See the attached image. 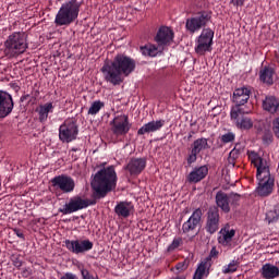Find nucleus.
Listing matches in <instances>:
<instances>
[{"label": "nucleus", "instance_id": "f257e3e1", "mask_svg": "<svg viewBox=\"0 0 279 279\" xmlns=\"http://www.w3.org/2000/svg\"><path fill=\"white\" fill-rule=\"evenodd\" d=\"M136 61L123 53L117 54L112 61L106 62L101 68V73L106 82L113 86H120L123 83V76L128 77L134 73Z\"/></svg>", "mask_w": 279, "mask_h": 279}, {"label": "nucleus", "instance_id": "f03ea898", "mask_svg": "<svg viewBox=\"0 0 279 279\" xmlns=\"http://www.w3.org/2000/svg\"><path fill=\"white\" fill-rule=\"evenodd\" d=\"M117 171L114 166L100 169L92 179V190L95 199H104L108 193H112L117 189Z\"/></svg>", "mask_w": 279, "mask_h": 279}, {"label": "nucleus", "instance_id": "7ed1b4c3", "mask_svg": "<svg viewBox=\"0 0 279 279\" xmlns=\"http://www.w3.org/2000/svg\"><path fill=\"white\" fill-rule=\"evenodd\" d=\"M4 53L9 58H16L27 51V35L25 33H13L4 41Z\"/></svg>", "mask_w": 279, "mask_h": 279}, {"label": "nucleus", "instance_id": "20e7f679", "mask_svg": "<svg viewBox=\"0 0 279 279\" xmlns=\"http://www.w3.org/2000/svg\"><path fill=\"white\" fill-rule=\"evenodd\" d=\"M252 89L250 87H240L234 89L232 101L234 106L231 108V119H236L240 112H252V109L247 108Z\"/></svg>", "mask_w": 279, "mask_h": 279}, {"label": "nucleus", "instance_id": "39448f33", "mask_svg": "<svg viewBox=\"0 0 279 279\" xmlns=\"http://www.w3.org/2000/svg\"><path fill=\"white\" fill-rule=\"evenodd\" d=\"M213 21V12L208 10H202L196 12L192 17L185 22V29L189 34H195L206 27L208 23Z\"/></svg>", "mask_w": 279, "mask_h": 279}, {"label": "nucleus", "instance_id": "423d86ee", "mask_svg": "<svg viewBox=\"0 0 279 279\" xmlns=\"http://www.w3.org/2000/svg\"><path fill=\"white\" fill-rule=\"evenodd\" d=\"M214 38L215 31L210 27L204 28L195 40V53L198 56H206V53L213 51Z\"/></svg>", "mask_w": 279, "mask_h": 279}, {"label": "nucleus", "instance_id": "0eeeda50", "mask_svg": "<svg viewBox=\"0 0 279 279\" xmlns=\"http://www.w3.org/2000/svg\"><path fill=\"white\" fill-rule=\"evenodd\" d=\"M241 201V195L238 193H226L223 191H218L215 196L216 208H220L221 213L228 215L230 213V204H236Z\"/></svg>", "mask_w": 279, "mask_h": 279}, {"label": "nucleus", "instance_id": "6e6552de", "mask_svg": "<svg viewBox=\"0 0 279 279\" xmlns=\"http://www.w3.org/2000/svg\"><path fill=\"white\" fill-rule=\"evenodd\" d=\"M202 217H204V211H202V208H196L182 225L183 234H198L197 228L202 227Z\"/></svg>", "mask_w": 279, "mask_h": 279}, {"label": "nucleus", "instance_id": "1a4fd4ad", "mask_svg": "<svg viewBox=\"0 0 279 279\" xmlns=\"http://www.w3.org/2000/svg\"><path fill=\"white\" fill-rule=\"evenodd\" d=\"M221 223V216L219 215V208L211 206L206 213L205 230L207 234H215L219 231Z\"/></svg>", "mask_w": 279, "mask_h": 279}, {"label": "nucleus", "instance_id": "9d476101", "mask_svg": "<svg viewBox=\"0 0 279 279\" xmlns=\"http://www.w3.org/2000/svg\"><path fill=\"white\" fill-rule=\"evenodd\" d=\"M111 132L114 136H125L132 130L130 118L125 114L117 116L111 122Z\"/></svg>", "mask_w": 279, "mask_h": 279}, {"label": "nucleus", "instance_id": "9b49d317", "mask_svg": "<svg viewBox=\"0 0 279 279\" xmlns=\"http://www.w3.org/2000/svg\"><path fill=\"white\" fill-rule=\"evenodd\" d=\"M174 37L173 29L169 28V26H161L155 36V43L165 51V47H169Z\"/></svg>", "mask_w": 279, "mask_h": 279}, {"label": "nucleus", "instance_id": "f8f14e48", "mask_svg": "<svg viewBox=\"0 0 279 279\" xmlns=\"http://www.w3.org/2000/svg\"><path fill=\"white\" fill-rule=\"evenodd\" d=\"M14 110V100L8 92L0 90V119H5Z\"/></svg>", "mask_w": 279, "mask_h": 279}, {"label": "nucleus", "instance_id": "ddd939ff", "mask_svg": "<svg viewBox=\"0 0 279 279\" xmlns=\"http://www.w3.org/2000/svg\"><path fill=\"white\" fill-rule=\"evenodd\" d=\"M145 167H147L146 158H132L124 169L125 171H129L130 175L136 177L145 171Z\"/></svg>", "mask_w": 279, "mask_h": 279}, {"label": "nucleus", "instance_id": "4468645a", "mask_svg": "<svg viewBox=\"0 0 279 279\" xmlns=\"http://www.w3.org/2000/svg\"><path fill=\"white\" fill-rule=\"evenodd\" d=\"M56 25H71V1L62 4L54 19Z\"/></svg>", "mask_w": 279, "mask_h": 279}, {"label": "nucleus", "instance_id": "2eb2a0df", "mask_svg": "<svg viewBox=\"0 0 279 279\" xmlns=\"http://www.w3.org/2000/svg\"><path fill=\"white\" fill-rule=\"evenodd\" d=\"M258 183V186L256 189L257 195L259 197H268V195H271L274 191V180H271L270 177H262Z\"/></svg>", "mask_w": 279, "mask_h": 279}, {"label": "nucleus", "instance_id": "dca6fc26", "mask_svg": "<svg viewBox=\"0 0 279 279\" xmlns=\"http://www.w3.org/2000/svg\"><path fill=\"white\" fill-rule=\"evenodd\" d=\"M134 210V204L128 201L119 202L114 207V213L120 219H128Z\"/></svg>", "mask_w": 279, "mask_h": 279}, {"label": "nucleus", "instance_id": "f3484780", "mask_svg": "<svg viewBox=\"0 0 279 279\" xmlns=\"http://www.w3.org/2000/svg\"><path fill=\"white\" fill-rule=\"evenodd\" d=\"M51 184L54 189L62 193H71V178L64 174L57 175L51 179Z\"/></svg>", "mask_w": 279, "mask_h": 279}, {"label": "nucleus", "instance_id": "a211bd4d", "mask_svg": "<svg viewBox=\"0 0 279 279\" xmlns=\"http://www.w3.org/2000/svg\"><path fill=\"white\" fill-rule=\"evenodd\" d=\"M262 108L264 112L268 114H278L279 112V99L276 96H266L262 101Z\"/></svg>", "mask_w": 279, "mask_h": 279}, {"label": "nucleus", "instance_id": "6ab92c4d", "mask_svg": "<svg viewBox=\"0 0 279 279\" xmlns=\"http://www.w3.org/2000/svg\"><path fill=\"white\" fill-rule=\"evenodd\" d=\"M208 175V166L195 167L187 175V182L197 184Z\"/></svg>", "mask_w": 279, "mask_h": 279}, {"label": "nucleus", "instance_id": "aec40b11", "mask_svg": "<svg viewBox=\"0 0 279 279\" xmlns=\"http://www.w3.org/2000/svg\"><path fill=\"white\" fill-rule=\"evenodd\" d=\"M162 128H165V120L150 121L138 129L137 135L143 136L145 134H151L153 132L162 130Z\"/></svg>", "mask_w": 279, "mask_h": 279}, {"label": "nucleus", "instance_id": "412c9836", "mask_svg": "<svg viewBox=\"0 0 279 279\" xmlns=\"http://www.w3.org/2000/svg\"><path fill=\"white\" fill-rule=\"evenodd\" d=\"M93 242L90 240H75L71 241V250L73 254H84L86 252H90L93 250Z\"/></svg>", "mask_w": 279, "mask_h": 279}, {"label": "nucleus", "instance_id": "4be33fe9", "mask_svg": "<svg viewBox=\"0 0 279 279\" xmlns=\"http://www.w3.org/2000/svg\"><path fill=\"white\" fill-rule=\"evenodd\" d=\"M245 114H250V112H240L236 118H231L239 130H252V128H254V122Z\"/></svg>", "mask_w": 279, "mask_h": 279}, {"label": "nucleus", "instance_id": "5701e85b", "mask_svg": "<svg viewBox=\"0 0 279 279\" xmlns=\"http://www.w3.org/2000/svg\"><path fill=\"white\" fill-rule=\"evenodd\" d=\"M213 266L208 262H204L203 259L197 264V267L194 271L192 279H204L210 276V269Z\"/></svg>", "mask_w": 279, "mask_h": 279}, {"label": "nucleus", "instance_id": "b1692460", "mask_svg": "<svg viewBox=\"0 0 279 279\" xmlns=\"http://www.w3.org/2000/svg\"><path fill=\"white\" fill-rule=\"evenodd\" d=\"M276 74V70L271 66H264L259 71V80L264 84H268V86H271L274 84V75Z\"/></svg>", "mask_w": 279, "mask_h": 279}, {"label": "nucleus", "instance_id": "393cba45", "mask_svg": "<svg viewBox=\"0 0 279 279\" xmlns=\"http://www.w3.org/2000/svg\"><path fill=\"white\" fill-rule=\"evenodd\" d=\"M142 56H148L149 58H156L158 53H162V48L160 46H156L154 44H147L142 46L141 48Z\"/></svg>", "mask_w": 279, "mask_h": 279}, {"label": "nucleus", "instance_id": "a878e982", "mask_svg": "<svg viewBox=\"0 0 279 279\" xmlns=\"http://www.w3.org/2000/svg\"><path fill=\"white\" fill-rule=\"evenodd\" d=\"M234 234H236L234 229H222L218 236V243H220V245H230V243H232V239H234Z\"/></svg>", "mask_w": 279, "mask_h": 279}, {"label": "nucleus", "instance_id": "bb28decb", "mask_svg": "<svg viewBox=\"0 0 279 279\" xmlns=\"http://www.w3.org/2000/svg\"><path fill=\"white\" fill-rule=\"evenodd\" d=\"M262 276L265 279L279 278V268L271 264H265L262 267Z\"/></svg>", "mask_w": 279, "mask_h": 279}, {"label": "nucleus", "instance_id": "cd10ccee", "mask_svg": "<svg viewBox=\"0 0 279 279\" xmlns=\"http://www.w3.org/2000/svg\"><path fill=\"white\" fill-rule=\"evenodd\" d=\"M95 204H97L96 199L90 201L89 203H88V201L82 199V198H78L76 201L72 199L71 201V213L82 210V208H88V206H95Z\"/></svg>", "mask_w": 279, "mask_h": 279}, {"label": "nucleus", "instance_id": "c85d7f7f", "mask_svg": "<svg viewBox=\"0 0 279 279\" xmlns=\"http://www.w3.org/2000/svg\"><path fill=\"white\" fill-rule=\"evenodd\" d=\"M254 167L257 169V180L269 177V166H267V161L263 157L258 159Z\"/></svg>", "mask_w": 279, "mask_h": 279}, {"label": "nucleus", "instance_id": "c756f323", "mask_svg": "<svg viewBox=\"0 0 279 279\" xmlns=\"http://www.w3.org/2000/svg\"><path fill=\"white\" fill-rule=\"evenodd\" d=\"M191 147V150L196 154L204 151V149H210V145H208V138L206 137L195 140Z\"/></svg>", "mask_w": 279, "mask_h": 279}, {"label": "nucleus", "instance_id": "7c9ffc66", "mask_svg": "<svg viewBox=\"0 0 279 279\" xmlns=\"http://www.w3.org/2000/svg\"><path fill=\"white\" fill-rule=\"evenodd\" d=\"M53 109V104L47 102L45 105L39 106L38 109H36V112L39 114V121L40 123H45L47 119H49V112Z\"/></svg>", "mask_w": 279, "mask_h": 279}, {"label": "nucleus", "instance_id": "2f4dec72", "mask_svg": "<svg viewBox=\"0 0 279 279\" xmlns=\"http://www.w3.org/2000/svg\"><path fill=\"white\" fill-rule=\"evenodd\" d=\"M59 138L62 143H71V129L66 123H63L59 129Z\"/></svg>", "mask_w": 279, "mask_h": 279}, {"label": "nucleus", "instance_id": "473e14b6", "mask_svg": "<svg viewBox=\"0 0 279 279\" xmlns=\"http://www.w3.org/2000/svg\"><path fill=\"white\" fill-rule=\"evenodd\" d=\"M266 221H268V223L279 221V204L275 205L274 208L266 214Z\"/></svg>", "mask_w": 279, "mask_h": 279}, {"label": "nucleus", "instance_id": "72a5a7b5", "mask_svg": "<svg viewBox=\"0 0 279 279\" xmlns=\"http://www.w3.org/2000/svg\"><path fill=\"white\" fill-rule=\"evenodd\" d=\"M105 107H106V104H104V101L96 100L92 104L87 113L90 114L92 117H95V114H99V111L101 110V108H105Z\"/></svg>", "mask_w": 279, "mask_h": 279}, {"label": "nucleus", "instance_id": "f704fd0d", "mask_svg": "<svg viewBox=\"0 0 279 279\" xmlns=\"http://www.w3.org/2000/svg\"><path fill=\"white\" fill-rule=\"evenodd\" d=\"M82 7V2H77V0H71V22L75 21L77 16H80V8Z\"/></svg>", "mask_w": 279, "mask_h": 279}, {"label": "nucleus", "instance_id": "c9c22d12", "mask_svg": "<svg viewBox=\"0 0 279 279\" xmlns=\"http://www.w3.org/2000/svg\"><path fill=\"white\" fill-rule=\"evenodd\" d=\"M213 258L216 259V258H219V251H217V247H213L210 250V253L207 257H205L204 259H202L204 263H208L209 266L213 267Z\"/></svg>", "mask_w": 279, "mask_h": 279}, {"label": "nucleus", "instance_id": "e433bc0d", "mask_svg": "<svg viewBox=\"0 0 279 279\" xmlns=\"http://www.w3.org/2000/svg\"><path fill=\"white\" fill-rule=\"evenodd\" d=\"M239 267V262L232 260L230 264L223 266L222 274H234Z\"/></svg>", "mask_w": 279, "mask_h": 279}, {"label": "nucleus", "instance_id": "4c0bfd02", "mask_svg": "<svg viewBox=\"0 0 279 279\" xmlns=\"http://www.w3.org/2000/svg\"><path fill=\"white\" fill-rule=\"evenodd\" d=\"M182 245V238L173 239L172 243L168 246V252H173V250H178Z\"/></svg>", "mask_w": 279, "mask_h": 279}, {"label": "nucleus", "instance_id": "58836bf2", "mask_svg": "<svg viewBox=\"0 0 279 279\" xmlns=\"http://www.w3.org/2000/svg\"><path fill=\"white\" fill-rule=\"evenodd\" d=\"M234 138H236V135H234V133L232 132H228L226 134H223L221 136V141L225 143V144H228V143H233Z\"/></svg>", "mask_w": 279, "mask_h": 279}, {"label": "nucleus", "instance_id": "ea45409f", "mask_svg": "<svg viewBox=\"0 0 279 279\" xmlns=\"http://www.w3.org/2000/svg\"><path fill=\"white\" fill-rule=\"evenodd\" d=\"M174 269L177 274H182V271H186V269H189V264H186V260L180 262L174 266Z\"/></svg>", "mask_w": 279, "mask_h": 279}, {"label": "nucleus", "instance_id": "a19ab883", "mask_svg": "<svg viewBox=\"0 0 279 279\" xmlns=\"http://www.w3.org/2000/svg\"><path fill=\"white\" fill-rule=\"evenodd\" d=\"M239 156H241V150L238 148H233L229 153V162H234V160H236V158H239Z\"/></svg>", "mask_w": 279, "mask_h": 279}, {"label": "nucleus", "instance_id": "79ce46f5", "mask_svg": "<svg viewBox=\"0 0 279 279\" xmlns=\"http://www.w3.org/2000/svg\"><path fill=\"white\" fill-rule=\"evenodd\" d=\"M248 159L251 160L252 165H256L262 157L256 151H248L247 153Z\"/></svg>", "mask_w": 279, "mask_h": 279}, {"label": "nucleus", "instance_id": "37998d69", "mask_svg": "<svg viewBox=\"0 0 279 279\" xmlns=\"http://www.w3.org/2000/svg\"><path fill=\"white\" fill-rule=\"evenodd\" d=\"M197 153L191 150L190 155L186 158L187 166L191 167V165L197 162Z\"/></svg>", "mask_w": 279, "mask_h": 279}, {"label": "nucleus", "instance_id": "c03bdc74", "mask_svg": "<svg viewBox=\"0 0 279 279\" xmlns=\"http://www.w3.org/2000/svg\"><path fill=\"white\" fill-rule=\"evenodd\" d=\"M12 264L14 265V267H16V269H21V267H23V260H21V257H19V255L12 256Z\"/></svg>", "mask_w": 279, "mask_h": 279}, {"label": "nucleus", "instance_id": "a18cd8bd", "mask_svg": "<svg viewBox=\"0 0 279 279\" xmlns=\"http://www.w3.org/2000/svg\"><path fill=\"white\" fill-rule=\"evenodd\" d=\"M272 132L277 138H279V117L272 121Z\"/></svg>", "mask_w": 279, "mask_h": 279}, {"label": "nucleus", "instance_id": "49530a36", "mask_svg": "<svg viewBox=\"0 0 279 279\" xmlns=\"http://www.w3.org/2000/svg\"><path fill=\"white\" fill-rule=\"evenodd\" d=\"M59 213H62V215H71V202L65 203L60 209Z\"/></svg>", "mask_w": 279, "mask_h": 279}, {"label": "nucleus", "instance_id": "de8ad7c7", "mask_svg": "<svg viewBox=\"0 0 279 279\" xmlns=\"http://www.w3.org/2000/svg\"><path fill=\"white\" fill-rule=\"evenodd\" d=\"M81 274L83 279H95V277L90 275L87 269L81 268Z\"/></svg>", "mask_w": 279, "mask_h": 279}, {"label": "nucleus", "instance_id": "09e8293b", "mask_svg": "<svg viewBox=\"0 0 279 279\" xmlns=\"http://www.w3.org/2000/svg\"><path fill=\"white\" fill-rule=\"evenodd\" d=\"M230 3L236 8H242V5L245 3V0H230Z\"/></svg>", "mask_w": 279, "mask_h": 279}, {"label": "nucleus", "instance_id": "8fccbe9b", "mask_svg": "<svg viewBox=\"0 0 279 279\" xmlns=\"http://www.w3.org/2000/svg\"><path fill=\"white\" fill-rule=\"evenodd\" d=\"M263 141L264 143H271L274 141V136L270 134V133H266L264 136H263Z\"/></svg>", "mask_w": 279, "mask_h": 279}, {"label": "nucleus", "instance_id": "3c124183", "mask_svg": "<svg viewBox=\"0 0 279 279\" xmlns=\"http://www.w3.org/2000/svg\"><path fill=\"white\" fill-rule=\"evenodd\" d=\"M14 234L19 236V239L25 240V234H23V231L21 229H13Z\"/></svg>", "mask_w": 279, "mask_h": 279}, {"label": "nucleus", "instance_id": "603ef678", "mask_svg": "<svg viewBox=\"0 0 279 279\" xmlns=\"http://www.w3.org/2000/svg\"><path fill=\"white\" fill-rule=\"evenodd\" d=\"M71 131L74 132V133H72V135H71V141H73V140L75 138V135L77 134V128L72 126V128H71Z\"/></svg>", "mask_w": 279, "mask_h": 279}, {"label": "nucleus", "instance_id": "864d4df0", "mask_svg": "<svg viewBox=\"0 0 279 279\" xmlns=\"http://www.w3.org/2000/svg\"><path fill=\"white\" fill-rule=\"evenodd\" d=\"M27 99H29V94L23 95V96L20 98V101L23 104V101H27Z\"/></svg>", "mask_w": 279, "mask_h": 279}, {"label": "nucleus", "instance_id": "5fc2aeb1", "mask_svg": "<svg viewBox=\"0 0 279 279\" xmlns=\"http://www.w3.org/2000/svg\"><path fill=\"white\" fill-rule=\"evenodd\" d=\"M31 275V272H29V269H27V268H25L23 271H22V276L24 277V278H27V276H29Z\"/></svg>", "mask_w": 279, "mask_h": 279}, {"label": "nucleus", "instance_id": "6e6d98bb", "mask_svg": "<svg viewBox=\"0 0 279 279\" xmlns=\"http://www.w3.org/2000/svg\"><path fill=\"white\" fill-rule=\"evenodd\" d=\"M61 279H71V274L66 272L65 276L61 277Z\"/></svg>", "mask_w": 279, "mask_h": 279}, {"label": "nucleus", "instance_id": "4d7b16f0", "mask_svg": "<svg viewBox=\"0 0 279 279\" xmlns=\"http://www.w3.org/2000/svg\"><path fill=\"white\" fill-rule=\"evenodd\" d=\"M72 265H78V267H82V264H80V262L76 259H72Z\"/></svg>", "mask_w": 279, "mask_h": 279}, {"label": "nucleus", "instance_id": "13d9d810", "mask_svg": "<svg viewBox=\"0 0 279 279\" xmlns=\"http://www.w3.org/2000/svg\"><path fill=\"white\" fill-rule=\"evenodd\" d=\"M172 279H186V276L180 275V276H177V277H174V278H172Z\"/></svg>", "mask_w": 279, "mask_h": 279}, {"label": "nucleus", "instance_id": "bf43d9fd", "mask_svg": "<svg viewBox=\"0 0 279 279\" xmlns=\"http://www.w3.org/2000/svg\"><path fill=\"white\" fill-rule=\"evenodd\" d=\"M74 189H75V182L71 180V191H73Z\"/></svg>", "mask_w": 279, "mask_h": 279}, {"label": "nucleus", "instance_id": "052dcab7", "mask_svg": "<svg viewBox=\"0 0 279 279\" xmlns=\"http://www.w3.org/2000/svg\"><path fill=\"white\" fill-rule=\"evenodd\" d=\"M65 243H66V246L69 247V245H71V240H66Z\"/></svg>", "mask_w": 279, "mask_h": 279}, {"label": "nucleus", "instance_id": "680f3d73", "mask_svg": "<svg viewBox=\"0 0 279 279\" xmlns=\"http://www.w3.org/2000/svg\"><path fill=\"white\" fill-rule=\"evenodd\" d=\"M193 138V134H189L187 140L191 141Z\"/></svg>", "mask_w": 279, "mask_h": 279}, {"label": "nucleus", "instance_id": "e2e57ef3", "mask_svg": "<svg viewBox=\"0 0 279 279\" xmlns=\"http://www.w3.org/2000/svg\"><path fill=\"white\" fill-rule=\"evenodd\" d=\"M71 279H77V276L71 275Z\"/></svg>", "mask_w": 279, "mask_h": 279}, {"label": "nucleus", "instance_id": "0e129e2a", "mask_svg": "<svg viewBox=\"0 0 279 279\" xmlns=\"http://www.w3.org/2000/svg\"><path fill=\"white\" fill-rule=\"evenodd\" d=\"M72 151H77V149H75V148H72Z\"/></svg>", "mask_w": 279, "mask_h": 279}]
</instances>
